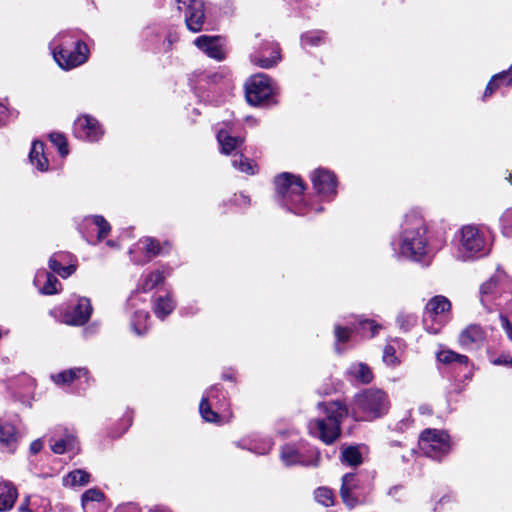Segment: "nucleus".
<instances>
[{"label": "nucleus", "instance_id": "obj_1", "mask_svg": "<svg viewBox=\"0 0 512 512\" xmlns=\"http://www.w3.org/2000/svg\"><path fill=\"white\" fill-rule=\"evenodd\" d=\"M427 227L418 210L409 211L402 223L399 238L392 241V248L398 257L416 262L422 261L429 253Z\"/></svg>", "mask_w": 512, "mask_h": 512}, {"label": "nucleus", "instance_id": "obj_2", "mask_svg": "<svg viewBox=\"0 0 512 512\" xmlns=\"http://www.w3.org/2000/svg\"><path fill=\"white\" fill-rule=\"evenodd\" d=\"M480 301L488 310H499L501 325L512 340V323L506 315L512 309V279L501 269L480 286Z\"/></svg>", "mask_w": 512, "mask_h": 512}, {"label": "nucleus", "instance_id": "obj_3", "mask_svg": "<svg viewBox=\"0 0 512 512\" xmlns=\"http://www.w3.org/2000/svg\"><path fill=\"white\" fill-rule=\"evenodd\" d=\"M454 256L461 262L475 261L491 252L492 238L489 230L482 226H462L454 236Z\"/></svg>", "mask_w": 512, "mask_h": 512}, {"label": "nucleus", "instance_id": "obj_4", "mask_svg": "<svg viewBox=\"0 0 512 512\" xmlns=\"http://www.w3.org/2000/svg\"><path fill=\"white\" fill-rule=\"evenodd\" d=\"M275 190L278 202L288 211L296 215H306L310 211H322V207L312 208L304 199V184L293 174L284 172L275 178Z\"/></svg>", "mask_w": 512, "mask_h": 512}, {"label": "nucleus", "instance_id": "obj_5", "mask_svg": "<svg viewBox=\"0 0 512 512\" xmlns=\"http://www.w3.org/2000/svg\"><path fill=\"white\" fill-rule=\"evenodd\" d=\"M319 409L323 410L325 417L310 421L308 425L309 432L324 443L331 444L340 435V423L347 416L348 410L339 401L320 403Z\"/></svg>", "mask_w": 512, "mask_h": 512}, {"label": "nucleus", "instance_id": "obj_6", "mask_svg": "<svg viewBox=\"0 0 512 512\" xmlns=\"http://www.w3.org/2000/svg\"><path fill=\"white\" fill-rule=\"evenodd\" d=\"M390 408L387 393L378 388H369L356 395L354 412H361L365 420H373L385 415Z\"/></svg>", "mask_w": 512, "mask_h": 512}, {"label": "nucleus", "instance_id": "obj_7", "mask_svg": "<svg viewBox=\"0 0 512 512\" xmlns=\"http://www.w3.org/2000/svg\"><path fill=\"white\" fill-rule=\"evenodd\" d=\"M199 411L202 418L207 422L224 423L231 418L226 397L217 386L211 387L203 396Z\"/></svg>", "mask_w": 512, "mask_h": 512}, {"label": "nucleus", "instance_id": "obj_8", "mask_svg": "<svg viewBox=\"0 0 512 512\" xmlns=\"http://www.w3.org/2000/svg\"><path fill=\"white\" fill-rule=\"evenodd\" d=\"M450 301L444 296L433 297L426 305L423 315L425 330L431 334L441 331L449 318Z\"/></svg>", "mask_w": 512, "mask_h": 512}, {"label": "nucleus", "instance_id": "obj_9", "mask_svg": "<svg viewBox=\"0 0 512 512\" xmlns=\"http://www.w3.org/2000/svg\"><path fill=\"white\" fill-rule=\"evenodd\" d=\"M274 93L275 87L265 74L254 75L245 84L246 99L254 106L268 104Z\"/></svg>", "mask_w": 512, "mask_h": 512}, {"label": "nucleus", "instance_id": "obj_10", "mask_svg": "<svg viewBox=\"0 0 512 512\" xmlns=\"http://www.w3.org/2000/svg\"><path fill=\"white\" fill-rule=\"evenodd\" d=\"M379 329H381V326L374 320L363 319L362 317H355L354 321L350 322V326L347 327L336 324L334 327V335L336 338L337 352H342L339 345L346 343L352 333L360 334L362 337H373L377 334Z\"/></svg>", "mask_w": 512, "mask_h": 512}, {"label": "nucleus", "instance_id": "obj_11", "mask_svg": "<svg viewBox=\"0 0 512 512\" xmlns=\"http://www.w3.org/2000/svg\"><path fill=\"white\" fill-rule=\"evenodd\" d=\"M419 448L428 457L441 459L450 450L449 436L437 429H427L419 438Z\"/></svg>", "mask_w": 512, "mask_h": 512}, {"label": "nucleus", "instance_id": "obj_12", "mask_svg": "<svg viewBox=\"0 0 512 512\" xmlns=\"http://www.w3.org/2000/svg\"><path fill=\"white\" fill-rule=\"evenodd\" d=\"M280 458L285 466L303 465L317 466L319 453L312 447L287 444L282 447Z\"/></svg>", "mask_w": 512, "mask_h": 512}, {"label": "nucleus", "instance_id": "obj_13", "mask_svg": "<svg viewBox=\"0 0 512 512\" xmlns=\"http://www.w3.org/2000/svg\"><path fill=\"white\" fill-rule=\"evenodd\" d=\"M340 495L348 508H354L366 501L367 489L355 474L347 473L342 477Z\"/></svg>", "mask_w": 512, "mask_h": 512}, {"label": "nucleus", "instance_id": "obj_14", "mask_svg": "<svg viewBox=\"0 0 512 512\" xmlns=\"http://www.w3.org/2000/svg\"><path fill=\"white\" fill-rule=\"evenodd\" d=\"M311 181L316 193L323 199L332 200L337 193V178L335 174L325 168L313 171Z\"/></svg>", "mask_w": 512, "mask_h": 512}, {"label": "nucleus", "instance_id": "obj_15", "mask_svg": "<svg viewBox=\"0 0 512 512\" xmlns=\"http://www.w3.org/2000/svg\"><path fill=\"white\" fill-rule=\"evenodd\" d=\"M89 50L85 43H78L75 48L54 52L53 58L65 70H70L84 64L88 60Z\"/></svg>", "mask_w": 512, "mask_h": 512}, {"label": "nucleus", "instance_id": "obj_16", "mask_svg": "<svg viewBox=\"0 0 512 512\" xmlns=\"http://www.w3.org/2000/svg\"><path fill=\"white\" fill-rule=\"evenodd\" d=\"M195 46L208 57L217 61L225 58V39L221 36L201 35L194 40Z\"/></svg>", "mask_w": 512, "mask_h": 512}, {"label": "nucleus", "instance_id": "obj_17", "mask_svg": "<svg viewBox=\"0 0 512 512\" xmlns=\"http://www.w3.org/2000/svg\"><path fill=\"white\" fill-rule=\"evenodd\" d=\"M250 59L255 65L268 69L275 66L280 61V49L276 43L266 41L251 54Z\"/></svg>", "mask_w": 512, "mask_h": 512}, {"label": "nucleus", "instance_id": "obj_18", "mask_svg": "<svg viewBox=\"0 0 512 512\" xmlns=\"http://www.w3.org/2000/svg\"><path fill=\"white\" fill-rule=\"evenodd\" d=\"M74 134L79 139L94 142L101 138L103 130L95 118L85 115L74 122Z\"/></svg>", "mask_w": 512, "mask_h": 512}, {"label": "nucleus", "instance_id": "obj_19", "mask_svg": "<svg viewBox=\"0 0 512 512\" xmlns=\"http://www.w3.org/2000/svg\"><path fill=\"white\" fill-rule=\"evenodd\" d=\"M92 305L88 298L80 297L77 304L64 315L65 323L69 325H84L91 317Z\"/></svg>", "mask_w": 512, "mask_h": 512}, {"label": "nucleus", "instance_id": "obj_20", "mask_svg": "<svg viewBox=\"0 0 512 512\" xmlns=\"http://www.w3.org/2000/svg\"><path fill=\"white\" fill-rule=\"evenodd\" d=\"M49 268L62 278H67L76 271L72 255L66 252L54 253L49 259Z\"/></svg>", "mask_w": 512, "mask_h": 512}, {"label": "nucleus", "instance_id": "obj_21", "mask_svg": "<svg viewBox=\"0 0 512 512\" xmlns=\"http://www.w3.org/2000/svg\"><path fill=\"white\" fill-rule=\"evenodd\" d=\"M204 4L200 0H190L185 14L187 28L192 32H199L204 24Z\"/></svg>", "mask_w": 512, "mask_h": 512}, {"label": "nucleus", "instance_id": "obj_22", "mask_svg": "<svg viewBox=\"0 0 512 512\" xmlns=\"http://www.w3.org/2000/svg\"><path fill=\"white\" fill-rule=\"evenodd\" d=\"M34 285L44 295L57 294L61 289V283L45 269L38 270L34 277Z\"/></svg>", "mask_w": 512, "mask_h": 512}, {"label": "nucleus", "instance_id": "obj_23", "mask_svg": "<svg viewBox=\"0 0 512 512\" xmlns=\"http://www.w3.org/2000/svg\"><path fill=\"white\" fill-rule=\"evenodd\" d=\"M19 438V431L12 423L0 420V446L3 450L14 452Z\"/></svg>", "mask_w": 512, "mask_h": 512}, {"label": "nucleus", "instance_id": "obj_24", "mask_svg": "<svg viewBox=\"0 0 512 512\" xmlns=\"http://www.w3.org/2000/svg\"><path fill=\"white\" fill-rule=\"evenodd\" d=\"M51 450L56 454L72 453L79 451L77 439L72 435H54L49 440Z\"/></svg>", "mask_w": 512, "mask_h": 512}, {"label": "nucleus", "instance_id": "obj_25", "mask_svg": "<svg viewBox=\"0 0 512 512\" xmlns=\"http://www.w3.org/2000/svg\"><path fill=\"white\" fill-rule=\"evenodd\" d=\"M485 339V332L481 326L471 324L467 326L459 335V343L461 346L472 349L478 347Z\"/></svg>", "mask_w": 512, "mask_h": 512}, {"label": "nucleus", "instance_id": "obj_26", "mask_svg": "<svg viewBox=\"0 0 512 512\" xmlns=\"http://www.w3.org/2000/svg\"><path fill=\"white\" fill-rule=\"evenodd\" d=\"M83 230L89 233L97 234V241H101L105 238L111 230L109 223L99 215L88 216L83 220V224L81 226V231L85 233Z\"/></svg>", "mask_w": 512, "mask_h": 512}, {"label": "nucleus", "instance_id": "obj_27", "mask_svg": "<svg viewBox=\"0 0 512 512\" xmlns=\"http://www.w3.org/2000/svg\"><path fill=\"white\" fill-rule=\"evenodd\" d=\"M57 385H69L73 383L82 384L88 382V371L85 368H72L51 376Z\"/></svg>", "mask_w": 512, "mask_h": 512}, {"label": "nucleus", "instance_id": "obj_28", "mask_svg": "<svg viewBox=\"0 0 512 512\" xmlns=\"http://www.w3.org/2000/svg\"><path fill=\"white\" fill-rule=\"evenodd\" d=\"M78 43H84L81 41L74 32L71 31H63L59 33L50 43V49L52 54L54 52H60L63 50H68L69 48H75L78 46Z\"/></svg>", "mask_w": 512, "mask_h": 512}, {"label": "nucleus", "instance_id": "obj_29", "mask_svg": "<svg viewBox=\"0 0 512 512\" xmlns=\"http://www.w3.org/2000/svg\"><path fill=\"white\" fill-rule=\"evenodd\" d=\"M350 381L367 384L373 379L371 369L364 363H353L346 372Z\"/></svg>", "mask_w": 512, "mask_h": 512}, {"label": "nucleus", "instance_id": "obj_30", "mask_svg": "<svg viewBox=\"0 0 512 512\" xmlns=\"http://www.w3.org/2000/svg\"><path fill=\"white\" fill-rule=\"evenodd\" d=\"M217 140L221 147V152L227 155L238 151L244 142L243 138L231 136L229 132L224 129L218 131Z\"/></svg>", "mask_w": 512, "mask_h": 512}, {"label": "nucleus", "instance_id": "obj_31", "mask_svg": "<svg viewBox=\"0 0 512 512\" xmlns=\"http://www.w3.org/2000/svg\"><path fill=\"white\" fill-rule=\"evenodd\" d=\"M30 163L35 166L39 171H47L49 162L44 154V143L41 141H34L29 153Z\"/></svg>", "mask_w": 512, "mask_h": 512}, {"label": "nucleus", "instance_id": "obj_32", "mask_svg": "<svg viewBox=\"0 0 512 512\" xmlns=\"http://www.w3.org/2000/svg\"><path fill=\"white\" fill-rule=\"evenodd\" d=\"M175 308V302L169 294L158 295L153 301V311L156 317L163 320Z\"/></svg>", "mask_w": 512, "mask_h": 512}, {"label": "nucleus", "instance_id": "obj_33", "mask_svg": "<svg viewBox=\"0 0 512 512\" xmlns=\"http://www.w3.org/2000/svg\"><path fill=\"white\" fill-rule=\"evenodd\" d=\"M17 499V490L11 483L0 486V512L9 511Z\"/></svg>", "mask_w": 512, "mask_h": 512}, {"label": "nucleus", "instance_id": "obj_34", "mask_svg": "<svg viewBox=\"0 0 512 512\" xmlns=\"http://www.w3.org/2000/svg\"><path fill=\"white\" fill-rule=\"evenodd\" d=\"M90 482V474L82 469H76L69 472L63 478V485L66 487H81Z\"/></svg>", "mask_w": 512, "mask_h": 512}, {"label": "nucleus", "instance_id": "obj_35", "mask_svg": "<svg viewBox=\"0 0 512 512\" xmlns=\"http://www.w3.org/2000/svg\"><path fill=\"white\" fill-rule=\"evenodd\" d=\"M163 280L164 276L162 272L158 270L153 271L140 280L136 292H148L158 284L162 283Z\"/></svg>", "mask_w": 512, "mask_h": 512}, {"label": "nucleus", "instance_id": "obj_36", "mask_svg": "<svg viewBox=\"0 0 512 512\" xmlns=\"http://www.w3.org/2000/svg\"><path fill=\"white\" fill-rule=\"evenodd\" d=\"M138 245L145 251L148 260L164 252V247H162L160 243L152 237H145L141 239Z\"/></svg>", "mask_w": 512, "mask_h": 512}, {"label": "nucleus", "instance_id": "obj_37", "mask_svg": "<svg viewBox=\"0 0 512 512\" xmlns=\"http://www.w3.org/2000/svg\"><path fill=\"white\" fill-rule=\"evenodd\" d=\"M341 461L349 466H357L362 463V455L357 447H346L341 453Z\"/></svg>", "mask_w": 512, "mask_h": 512}, {"label": "nucleus", "instance_id": "obj_38", "mask_svg": "<svg viewBox=\"0 0 512 512\" xmlns=\"http://www.w3.org/2000/svg\"><path fill=\"white\" fill-rule=\"evenodd\" d=\"M148 319H149L148 312H146V311H137V312H135L134 317H133L132 322H131V325H132L133 331L137 335H142V334H144L147 331V329H148V326H147Z\"/></svg>", "mask_w": 512, "mask_h": 512}, {"label": "nucleus", "instance_id": "obj_39", "mask_svg": "<svg viewBox=\"0 0 512 512\" xmlns=\"http://www.w3.org/2000/svg\"><path fill=\"white\" fill-rule=\"evenodd\" d=\"M325 41V33L323 31H310L302 35L301 42L304 47L318 46Z\"/></svg>", "mask_w": 512, "mask_h": 512}, {"label": "nucleus", "instance_id": "obj_40", "mask_svg": "<svg viewBox=\"0 0 512 512\" xmlns=\"http://www.w3.org/2000/svg\"><path fill=\"white\" fill-rule=\"evenodd\" d=\"M232 164L236 169L243 173L250 175L256 173L257 166L248 158H245L242 154H240L237 159H234Z\"/></svg>", "mask_w": 512, "mask_h": 512}, {"label": "nucleus", "instance_id": "obj_41", "mask_svg": "<svg viewBox=\"0 0 512 512\" xmlns=\"http://www.w3.org/2000/svg\"><path fill=\"white\" fill-rule=\"evenodd\" d=\"M104 500V493L98 488L86 490L81 497V504L84 509L90 502H101Z\"/></svg>", "mask_w": 512, "mask_h": 512}, {"label": "nucleus", "instance_id": "obj_42", "mask_svg": "<svg viewBox=\"0 0 512 512\" xmlns=\"http://www.w3.org/2000/svg\"><path fill=\"white\" fill-rule=\"evenodd\" d=\"M437 358L442 363H452V362H458V363H464L466 364L468 362V358L465 355L457 354L451 350H443L440 351L437 355Z\"/></svg>", "mask_w": 512, "mask_h": 512}, {"label": "nucleus", "instance_id": "obj_43", "mask_svg": "<svg viewBox=\"0 0 512 512\" xmlns=\"http://www.w3.org/2000/svg\"><path fill=\"white\" fill-rule=\"evenodd\" d=\"M315 499L317 502L326 507L332 506L334 504L333 492L325 487L318 488L315 491Z\"/></svg>", "mask_w": 512, "mask_h": 512}, {"label": "nucleus", "instance_id": "obj_44", "mask_svg": "<svg viewBox=\"0 0 512 512\" xmlns=\"http://www.w3.org/2000/svg\"><path fill=\"white\" fill-rule=\"evenodd\" d=\"M500 221L503 235L512 238V208L502 214Z\"/></svg>", "mask_w": 512, "mask_h": 512}, {"label": "nucleus", "instance_id": "obj_45", "mask_svg": "<svg viewBox=\"0 0 512 512\" xmlns=\"http://www.w3.org/2000/svg\"><path fill=\"white\" fill-rule=\"evenodd\" d=\"M49 137L51 142L58 148L60 155L62 157L67 156L69 151L65 137L59 133H52Z\"/></svg>", "mask_w": 512, "mask_h": 512}, {"label": "nucleus", "instance_id": "obj_46", "mask_svg": "<svg viewBox=\"0 0 512 512\" xmlns=\"http://www.w3.org/2000/svg\"><path fill=\"white\" fill-rule=\"evenodd\" d=\"M417 317L410 313H399L397 316V323L401 329L408 331L412 326L416 324Z\"/></svg>", "mask_w": 512, "mask_h": 512}, {"label": "nucleus", "instance_id": "obj_47", "mask_svg": "<svg viewBox=\"0 0 512 512\" xmlns=\"http://www.w3.org/2000/svg\"><path fill=\"white\" fill-rule=\"evenodd\" d=\"M271 447L272 442L270 439H262L259 444L256 442L251 443L249 446V450L256 454L264 455L270 451Z\"/></svg>", "mask_w": 512, "mask_h": 512}, {"label": "nucleus", "instance_id": "obj_48", "mask_svg": "<svg viewBox=\"0 0 512 512\" xmlns=\"http://www.w3.org/2000/svg\"><path fill=\"white\" fill-rule=\"evenodd\" d=\"M383 361L389 366H396L399 360L396 356V350L391 345H386L383 351Z\"/></svg>", "mask_w": 512, "mask_h": 512}, {"label": "nucleus", "instance_id": "obj_49", "mask_svg": "<svg viewBox=\"0 0 512 512\" xmlns=\"http://www.w3.org/2000/svg\"><path fill=\"white\" fill-rule=\"evenodd\" d=\"M497 86H500L501 84H510L512 81V65L509 67L508 70L502 71L496 75H494L491 79Z\"/></svg>", "mask_w": 512, "mask_h": 512}, {"label": "nucleus", "instance_id": "obj_50", "mask_svg": "<svg viewBox=\"0 0 512 512\" xmlns=\"http://www.w3.org/2000/svg\"><path fill=\"white\" fill-rule=\"evenodd\" d=\"M11 117H13V112L0 102V126L8 123Z\"/></svg>", "mask_w": 512, "mask_h": 512}, {"label": "nucleus", "instance_id": "obj_51", "mask_svg": "<svg viewBox=\"0 0 512 512\" xmlns=\"http://www.w3.org/2000/svg\"><path fill=\"white\" fill-rule=\"evenodd\" d=\"M233 202L235 205L239 207H247L250 205V198L245 194H235L233 197Z\"/></svg>", "mask_w": 512, "mask_h": 512}, {"label": "nucleus", "instance_id": "obj_52", "mask_svg": "<svg viewBox=\"0 0 512 512\" xmlns=\"http://www.w3.org/2000/svg\"><path fill=\"white\" fill-rule=\"evenodd\" d=\"M494 365L508 366L512 368V357L509 355L502 354L492 360Z\"/></svg>", "mask_w": 512, "mask_h": 512}, {"label": "nucleus", "instance_id": "obj_53", "mask_svg": "<svg viewBox=\"0 0 512 512\" xmlns=\"http://www.w3.org/2000/svg\"><path fill=\"white\" fill-rule=\"evenodd\" d=\"M115 512H140V511H139V508L135 504L129 503V504H124V505L118 506L116 508Z\"/></svg>", "mask_w": 512, "mask_h": 512}, {"label": "nucleus", "instance_id": "obj_54", "mask_svg": "<svg viewBox=\"0 0 512 512\" xmlns=\"http://www.w3.org/2000/svg\"><path fill=\"white\" fill-rule=\"evenodd\" d=\"M42 448H43V442L41 439H37V440L33 441L30 445V451L33 454H37L38 452L41 451Z\"/></svg>", "mask_w": 512, "mask_h": 512}, {"label": "nucleus", "instance_id": "obj_55", "mask_svg": "<svg viewBox=\"0 0 512 512\" xmlns=\"http://www.w3.org/2000/svg\"><path fill=\"white\" fill-rule=\"evenodd\" d=\"M499 86H497L492 80H490V82L488 83L486 89H485V92H484V98L492 95L493 91L498 88Z\"/></svg>", "mask_w": 512, "mask_h": 512}, {"label": "nucleus", "instance_id": "obj_56", "mask_svg": "<svg viewBox=\"0 0 512 512\" xmlns=\"http://www.w3.org/2000/svg\"><path fill=\"white\" fill-rule=\"evenodd\" d=\"M419 411L421 414H430L431 413V408L429 405L427 404H424V405H421L419 407Z\"/></svg>", "mask_w": 512, "mask_h": 512}, {"label": "nucleus", "instance_id": "obj_57", "mask_svg": "<svg viewBox=\"0 0 512 512\" xmlns=\"http://www.w3.org/2000/svg\"><path fill=\"white\" fill-rule=\"evenodd\" d=\"M149 512H171L168 508L157 506L154 509L150 510Z\"/></svg>", "mask_w": 512, "mask_h": 512}, {"label": "nucleus", "instance_id": "obj_58", "mask_svg": "<svg viewBox=\"0 0 512 512\" xmlns=\"http://www.w3.org/2000/svg\"><path fill=\"white\" fill-rule=\"evenodd\" d=\"M20 512H33L32 510H30L27 506L25 505H21L20 506Z\"/></svg>", "mask_w": 512, "mask_h": 512}, {"label": "nucleus", "instance_id": "obj_59", "mask_svg": "<svg viewBox=\"0 0 512 512\" xmlns=\"http://www.w3.org/2000/svg\"><path fill=\"white\" fill-rule=\"evenodd\" d=\"M176 40H177V39H176V37H175V38H174V37H171V35H170V36H168V41H169V43H170V44H171L173 41H176Z\"/></svg>", "mask_w": 512, "mask_h": 512}, {"label": "nucleus", "instance_id": "obj_60", "mask_svg": "<svg viewBox=\"0 0 512 512\" xmlns=\"http://www.w3.org/2000/svg\"><path fill=\"white\" fill-rule=\"evenodd\" d=\"M107 244L110 246H113V242H111V241H108Z\"/></svg>", "mask_w": 512, "mask_h": 512}]
</instances>
